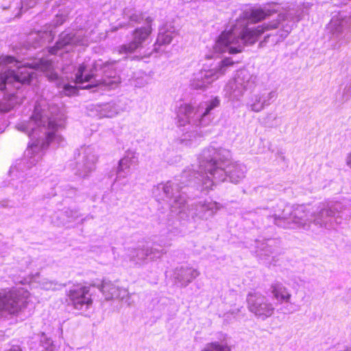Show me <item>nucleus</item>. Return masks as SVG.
<instances>
[{"instance_id":"f257e3e1","label":"nucleus","mask_w":351,"mask_h":351,"mask_svg":"<svg viewBox=\"0 0 351 351\" xmlns=\"http://www.w3.org/2000/svg\"><path fill=\"white\" fill-rule=\"evenodd\" d=\"M113 63L97 61L94 69L97 71L100 68L103 71L104 76L97 79L98 75L93 70L88 71L87 66L84 64L80 66L75 74V85L69 82L60 81L58 74L54 71L55 66L51 60L39 59L34 60L31 64H22L11 56L0 57V91L7 90L3 97L0 99V112H5L12 109L20 101L18 96L12 93H8L12 87L19 89L25 83H29L34 77V70H40L46 73V76L50 81H57V85L62 87V93L66 96H72L77 94V87L86 89L95 87L99 85H104L112 87L114 84L118 82L114 77L115 71L112 69Z\"/></svg>"},{"instance_id":"f03ea898","label":"nucleus","mask_w":351,"mask_h":351,"mask_svg":"<svg viewBox=\"0 0 351 351\" xmlns=\"http://www.w3.org/2000/svg\"><path fill=\"white\" fill-rule=\"evenodd\" d=\"M278 9L276 4L271 3L243 11L235 23L219 35L213 46L214 51L230 54L240 53L245 45L254 44L261 34L267 32H272L265 36L264 42L276 45L283 41L291 32L295 21L301 19L302 11L289 8L285 13L279 14L276 20L264 23L254 28L247 27L249 23L264 20L277 12Z\"/></svg>"},{"instance_id":"7ed1b4c3","label":"nucleus","mask_w":351,"mask_h":351,"mask_svg":"<svg viewBox=\"0 0 351 351\" xmlns=\"http://www.w3.org/2000/svg\"><path fill=\"white\" fill-rule=\"evenodd\" d=\"M58 108L49 104L46 99L36 102L33 114L27 121L19 123L18 130L27 134L29 138L25 156L30 165H34L42 157L41 151L50 143L60 145L63 138L58 130L63 127V121L58 117Z\"/></svg>"},{"instance_id":"20e7f679","label":"nucleus","mask_w":351,"mask_h":351,"mask_svg":"<svg viewBox=\"0 0 351 351\" xmlns=\"http://www.w3.org/2000/svg\"><path fill=\"white\" fill-rule=\"evenodd\" d=\"M343 206L339 203L332 206L322 204L317 207L306 205H288L283 202L276 204L268 212L267 217L283 228L309 230L311 224L326 229H334L341 223Z\"/></svg>"},{"instance_id":"39448f33","label":"nucleus","mask_w":351,"mask_h":351,"mask_svg":"<svg viewBox=\"0 0 351 351\" xmlns=\"http://www.w3.org/2000/svg\"><path fill=\"white\" fill-rule=\"evenodd\" d=\"M230 152L225 148L210 145L202 152L199 160L197 179L202 190H211L217 183L228 177L232 183H238L245 177L246 167L231 162Z\"/></svg>"},{"instance_id":"423d86ee","label":"nucleus","mask_w":351,"mask_h":351,"mask_svg":"<svg viewBox=\"0 0 351 351\" xmlns=\"http://www.w3.org/2000/svg\"><path fill=\"white\" fill-rule=\"evenodd\" d=\"M220 105L218 97L199 103L197 106L184 104L179 107L177 113L178 127L186 128V132L180 137V142L185 146L195 145L204 135L202 128L207 127L211 122V110Z\"/></svg>"},{"instance_id":"0eeeda50","label":"nucleus","mask_w":351,"mask_h":351,"mask_svg":"<svg viewBox=\"0 0 351 351\" xmlns=\"http://www.w3.org/2000/svg\"><path fill=\"white\" fill-rule=\"evenodd\" d=\"M197 172H192L191 169L184 170L180 176V179L176 178L174 180L168 181L166 183L159 184L155 189L154 193L156 196L160 195L162 191L163 195L161 199H170L169 204L173 213L182 214L185 213V210L188 208L186 206V197L184 194L180 193V189L183 187L180 186L179 182L182 181V184H186L188 181L191 180V173L193 176L197 180L198 183L201 182L197 179Z\"/></svg>"},{"instance_id":"6e6552de","label":"nucleus","mask_w":351,"mask_h":351,"mask_svg":"<svg viewBox=\"0 0 351 351\" xmlns=\"http://www.w3.org/2000/svg\"><path fill=\"white\" fill-rule=\"evenodd\" d=\"M124 16L132 22L140 23L143 22L145 25L136 28L132 33V40L128 44L122 45L118 47L119 54H130L136 49L142 47L151 35L153 28L154 19L150 16H145L134 8H127L123 11Z\"/></svg>"},{"instance_id":"1a4fd4ad","label":"nucleus","mask_w":351,"mask_h":351,"mask_svg":"<svg viewBox=\"0 0 351 351\" xmlns=\"http://www.w3.org/2000/svg\"><path fill=\"white\" fill-rule=\"evenodd\" d=\"M256 79V76L245 69L237 71L225 85L224 97L231 101H240L245 93L255 86Z\"/></svg>"},{"instance_id":"9d476101","label":"nucleus","mask_w":351,"mask_h":351,"mask_svg":"<svg viewBox=\"0 0 351 351\" xmlns=\"http://www.w3.org/2000/svg\"><path fill=\"white\" fill-rule=\"evenodd\" d=\"M234 64L230 58L215 62L210 68H205L194 75L191 86L195 90H204L210 84L225 75L228 68Z\"/></svg>"},{"instance_id":"9b49d317","label":"nucleus","mask_w":351,"mask_h":351,"mask_svg":"<svg viewBox=\"0 0 351 351\" xmlns=\"http://www.w3.org/2000/svg\"><path fill=\"white\" fill-rule=\"evenodd\" d=\"M29 293L24 289H14L0 293V311L16 314L27 302Z\"/></svg>"},{"instance_id":"f8f14e48","label":"nucleus","mask_w":351,"mask_h":351,"mask_svg":"<svg viewBox=\"0 0 351 351\" xmlns=\"http://www.w3.org/2000/svg\"><path fill=\"white\" fill-rule=\"evenodd\" d=\"M89 40L84 36L83 30L77 32H62L56 45L51 47L49 52L51 54L62 56L64 52L67 53L72 50L75 45H88Z\"/></svg>"},{"instance_id":"ddd939ff","label":"nucleus","mask_w":351,"mask_h":351,"mask_svg":"<svg viewBox=\"0 0 351 351\" xmlns=\"http://www.w3.org/2000/svg\"><path fill=\"white\" fill-rule=\"evenodd\" d=\"M66 295L69 304L80 313H85L93 305L90 286L74 285Z\"/></svg>"},{"instance_id":"4468645a","label":"nucleus","mask_w":351,"mask_h":351,"mask_svg":"<svg viewBox=\"0 0 351 351\" xmlns=\"http://www.w3.org/2000/svg\"><path fill=\"white\" fill-rule=\"evenodd\" d=\"M247 302L249 311L258 319L264 321L274 313L275 308L273 304L266 296L259 293H249Z\"/></svg>"},{"instance_id":"2eb2a0df","label":"nucleus","mask_w":351,"mask_h":351,"mask_svg":"<svg viewBox=\"0 0 351 351\" xmlns=\"http://www.w3.org/2000/svg\"><path fill=\"white\" fill-rule=\"evenodd\" d=\"M327 29L337 40L339 47L348 43L351 40V31L348 20L341 15L332 18L327 26Z\"/></svg>"},{"instance_id":"dca6fc26","label":"nucleus","mask_w":351,"mask_h":351,"mask_svg":"<svg viewBox=\"0 0 351 351\" xmlns=\"http://www.w3.org/2000/svg\"><path fill=\"white\" fill-rule=\"evenodd\" d=\"M186 206L188 208L185 210V213L178 214L182 219H186L189 215L191 214L193 219L198 217L206 220L213 217L221 208L219 204L212 201L199 202L195 205H192L191 208L186 204Z\"/></svg>"},{"instance_id":"f3484780","label":"nucleus","mask_w":351,"mask_h":351,"mask_svg":"<svg viewBox=\"0 0 351 351\" xmlns=\"http://www.w3.org/2000/svg\"><path fill=\"white\" fill-rule=\"evenodd\" d=\"M276 97L274 91H260L252 95L247 106L250 110L260 112L269 106Z\"/></svg>"},{"instance_id":"a211bd4d","label":"nucleus","mask_w":351,"mask_h":351,"mask_svg":"<svg viewBox=\"0 0 351 351\" xmlns=\"http://www.w3.org/2000/svg\"><path fill=\"white\" fill-rule=\"evenodd\" d=\"M138 162V155L134 152H126L125 156L119 162L114 181L121 182L126 179L130 175L131 167L137 165Z\"/></svg>"},{"instance_id":"6ab92c4d","label":"nucleus","mask_w":351,"mask_h":351,"mask_svg":"<svg viewBox=\"0 0 351 351\" xmlns=\"http://www.w3.org/2000/svg\"><path fill=\"white\" fill-rule=\"evenodd\" d=\"M82 159L77 164L76 173L81 177L87 176L90 172L95 170L97 161V156L92 147H85L82 150Z\"/></svg>"},{"instance_id":"aec40b11","label":"nucleus","mask_w":351,"mask_h":351,"mask_svg":"<svg viewBox=\"0 0 351 351\" xmlns=\"http://www.w3.org/2000/svg\"><path fill=\"white\" fill-rule=\"evenodd\" d=\"M199 275V272L197 269L188 265H183L176 268L173 273V278L176 283L179 284L181 287H185Z\"/></svg>"},{"instance_id":"412c9836","label":"nucleus","mask_w":351,"mask_h":351,"mask_svg":"<svg viewBox=\"0 0 351 351\" xmlns=\"http://www.w3.org/2000/svg\"><path fill=\"white\" fill-rule=\"evenodd\" d=\"M256 253L261 258L269 256L275 253L278 247L279 242L276 239H257L255 241Z\"/></svg>"},{"instance_id":"4be33fe9","label":"nucleus","mask_w":351,"mask_h":351,"mask_svg":"<svg viewBox=\"0 0 351 351\" xmlns=\"http://www.w3.org/2000/svg\"><path fill=\"white\" fill-rule=\"evenodd\" d=\"M271 293L275 300L280 304L291 303V293L287 287L281 282H275L271 285Z\"/></svg>"},{"instance_id":"5701e85b","label":"nucleus","mask_w":351,"mask_h":351,"mask_svg":"<svg viewBox=\"0 0 351 351\" xmlns=\"http://www.w3.org/2000/svg\"><path fill=\"white\" fill-rule=\"evenodd\" d=\"M176 35V29L171 24L167 23L160 28L156 44L168 45Z\"/></svg>"},{"instance_id":"b1692460","label":"nucleus","mask_w":351,"mask_h":351,"mask_svg":"<svg viewBox=\"0 0 351 351\" xmlns=\"http://www.w3.org/2000/svg\"><path fill=\"white\" fill-rule=\"evenodd\" d=\"M104 289L106 292L108 291L110 289H113V292H108L106 293V300L112 299L123 300L129 295L126 289L119 288L114 284H107L104 286Z\"/></svg>"},{"instance_id":"393cba45","label":"nucleus","mask_w":351,"mask_h":351,"mask_svg":"<svg viewBox=\"0 0 351 351\" xmlns=\"http://www.w3.org/2000/svg\"><path fill=\"white\" fill-rule=\"evenodd\" d=\"M130 260L135 264H142L148 258L146 247L132 249L129 254Z\"/></svg>"},{"instance_id":"a878e982","label":"nucleus","mask_w":351,"mask_h":351,"mask_svg":"<svg viewBox=\"0 0 351 351\" xmlns=\"http://www.w3.org/2000/svg\"><path fill=\"white\" fill-rule=\"evenodd\" d=\"M120 112L119 107L115 104H107L104 106L101 114L104 117L111 118L117 114H118Z\"/></svg>"},{"instance_id":"bb28decb","label":"nucleus","mask_w":351,"mask_h":351,"mask_svg":"<svg viewBox=\"0 0 351 351\" xmlns=\"http://www.w3.org/2000/svg\"><path fill=\"white\" fill-rule=\"evenodd\" d=\"M202 351H231V349L226 343L215 341L208 343Z\"/></svg>"},{"instance_id":"cd10ccee","label":"nucleus","mask_w":351,"mask_h":351,"mask_svg":"<svg viewBox=\"0 0 351 351\" xmlns=\"http://www.w3.org/2000/svg\"><path fill=\"white\" fill-rule=\"evenodd\" d=\"M41 288L45 290H57L62 287V285L56 282L43 279L40 282Z\"/></svg>"},{"instance_id":"c85d7f7f","label":"nucleus","mask_w":351,"mask_h":351,"mask_svg":"<svg viewBox=\"0 0 351 351\" xmlns=\"http://www.w3.org/2000/svg\"><path fill=\"white\" fill-rule=\"evenodd\" d=\"M148 258L151 260H155L160 258L164 254H165V251L164 250H159L156 247H146Z\"/></svg>"},{"instance_id":"c756f323","label":"nucleus","mask_w":351,"mask_h":351,"mask_svg":"<svg viewBox=\"0 0 351 351\" xmlns=\"http://www.w3.org/2000/svg\"><path fill=\"white\" fill-rule=\"evenodd\" d=\"M242 307L239 308V307H234L232 308V309H230V311H228V312L225 313L223 315V317L224 318L225 320H229L231 319V317H235L236 315H237L240 311H241V308Z\"/></svg>"},{"instance_id":"7c9ffc66","label":"nucleus","mask_w":351,"mask_h":351,"mask_svg":"<svg viewBox=\"0 0 351 351\" xmlns=\"http://www.w3.org/2000/svg\"><path fill=\"white\" fill-rule=\"evenodd\" d=\"M38 1V0H21V10H27L29 8H33Z\"/></svg>"},{"instance_id":"2f4dec72","label":"nucleus","mask_w":351,"mask_h":351,"mask_svg":"<svg viewBox=\"0 0 351 351\" xmlns=\"http://www.w3.org/2000/svg\"><path fill=\"white\" fill-rule=\"evenodd\" d=\"M351 96V84L346 85L343 91V99L344 100L348 99Z\"/></svg>"},{"instance_id":"473e14b6","label":"nucleus","mask_w":351,"mask_h":351,"mask_svg":"<svg viewBox=\"0 0 351 351\" xmlns=\"http://www.w3.org/2000/svg\"><path fill=\"white\" fill-rule=\"evenodd\" d=\"M107 284H112V283L111 282H109V281H108V282H107V281H104V282H102V284H101L100 286H99V287H98V288H99V289H100V291L102 292V293H103L104 296L105 297V299H106V293H108V291H107V292H106V291L104 290V286H105L106 285H107ZM108 292H109V293H110V292H113V289H110V290L108 291Z\"/></svg>"},{"instance_id":"72a5a7b5","label":"nucleus","mask_w":351,"mask_h":351,"mask_svg":"<svg viewBox=\"0 0 351 351\" xmlns=\"http://www.w3.org/2000/svg\"><path fill=\"white\" fill-rule=\"evenodd\" d=\"M346 162L347 166L351 169V152L348 154L346 159Z\"/></svg>"},{"instance_id":"f704fd0d","label":"nucleus","mask_w":351,"mask_h":351,"mask_svg":"<svg viewBox=\"0 0 351 351\" xmlns=\"http://www.w3.org/2000/svg\"><path fill=\"white\" fill-rule=\"evenodd\" d=\"M123 27V25H122L121 24H120V25H119V27H112V28L111 29V32H115V31H117L118 29H119V28H121V27Z\"/></svg>"},{"instance_id":"c9c22d12","label":"nucleus","mask_w":351,"mask_h":351,"mask_svg":"<svg viewBox=\"0 0 351 351\" xmlns=\"http://www.w3.org/2000/svg\"><path fill=\"white\" fill-rule=\"evenodd\" d=\"M285 309L286 310V312L289 313H293V311H290L289 308H288V305L285 306Z\"/></svg>"},{"instance_id":"e433bc0d","label":"nucleus","mask_w":351,"mask_h":351,"mask_svg":"<svg viewBox=\"0 0 351 351\" xmlns=\"http://www.w3.org/2000/svg\"><path fill=\"white\" fill-rule=\"evenodd\" d=\"M11 7H12L11 5H9L8 6L3 7V9L10 8Z\"/></svg>"}]
</instances>
